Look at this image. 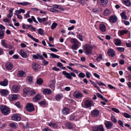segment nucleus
Here are the masks:
<instances>
[{"label": "nucleus", "instance_id": "1", "mask_svg": "<svg viewBox=\"0 0 131 131\" xmlns=\"http://www.w3.org/2000/svg\"><path fill=\"white\" fill-rule=\"evenodd\" d=\"M93 49V46L91 45L87 44L83 47V51L86 55H90L92 53V50Z\"/></svg>", "mask_w": 131, "mask_h": 131}, {"label": "nucleus", "instance_id": "2", "mask_svg": "<svg viewBox=\"0 0 131 131\" xmlns=\"http://www.w3.org/2000/svg\"><path fill=\"white\" fill-rule=\"evenodd\" d=\"M0 108L2 113L5 115H7L10 113L9 109L5 105L1 106Z\"/></svg>", "mask_w": 131, "mask_h": 131}, {"label": "nucleus", "instance_id": "3", "mask_svg": "<svg viewBox=\"0 0 131 131\" xmlns=\"http://www.w3.org/2000/svg\"><path fill=\"white\" fill-rule=\"evenodd\" d=\"M62 74L67 79H71L72 77L71 76L73 77H76V75L73 72L69 73L67 72L66 71H63L62 72Z\"/></svg>", "mask_w": 131, "mask_h": 131}, {"label": "nucleus", "instance_id": "4", "mask_svg": "<svg viewBox=\"0 0 131 131\" xmlns=\"http://www.w3.org/2000/svg\"><path fill=\"white\" fill-rule=\"evenodd\" d=\"M26 109L27 111L30 112H31L35 110L33 104L30 103H28L27 104L26 106Z\"/></svg>", "mask_w": 131, "mask_h": 131}, {"label": "nucleus", "instance_id": "5", "mask_svg": "<svg viewBox=\"0 0 131 131\" xmlns=\"http://www.w3.org/2000/svg\"><path fill=\"white\" fill-rule=\"evenodd\" d=\"M1 44L2 46L6 48H10L12 49L13 47L11 45L7 44L6 42V40L5 39H2L1 41Z\"/></svg>", "mask_w": 131, "mask_h": 131}, {"label": "nucleus", "instance_id": "6", "mask_svg": "<svg viewBox=\"0 0 131 131\" xmlns=\"http://www.w3.org/2000/svg\"><path fill=\"white\" fill-rule=\"evenodd\" d=\"M108 0H97V3L102 7H106L107 4Z\"/></svg>", "mask_w": 131, "mask_h": 131}, {"label": "nucleus", "instance_id": "7", "mask_svg": "<svg viewBox=\"0 0 131 131\" xmlns=\"http://www.w3.org/2000/svg\"><path fill=\"white\" fill-rule=\"evenodd\" d=\"M73 96L77 99H79L83 97L82 94L79 91H75L73 95Z\"/></svg>", "mask_w": 131, "mask_h": 131}, {"label": "nucleus", "instance_id": "8", "mask_svg": "<svg viewBox=\"0 0 131 131\" xmlns=\"http://www.w3.org/2000/svg\"><path fill=\"white\" fill-rule=\"evenodd\" d=\"M93 101L91 100H87L84 102V105L86 108L91 107L93 104Z\"/></svg>", "mask_w": 131, "mask_h": 131}, {"label": "nucleus", "instance_id": "9", "mask_svg": "<svg viewBox=\"0 0 131 131\" xmlns=\"http://www.w3.org/2000/svg\"><path fill=\"white\" fill-rule=\"evenodd\" d=\"M37 19L40 23H43L45 25H46L48 24V22L45 23L48 19V17H47L46 18H41L39 17H38L37 18Z\"/></svg>", "mask_w": 131, "mask_h": 131}, {"label": "nucleus", "instance_id": "10", "mask_svg": "<svg viewBox=\"0 0 131 131\" xmlns=\"http://www.w3.org/2000/svg\"><path fill=\"white\" fill-rule=\"evenodd\" d=\"M32 67L33 70L36 71H39L40 68V66L36 63H34L32 64Z\"/></svg>", "mask_w": 131, "mask_h": 131}, {"label": "nucleus", "instance_id": "11", "mask_svg": "<svg viewBox=\"0 0 131 131\" xmlns=\"http://www.w3.org/2000/svg\"><path fill=\"white\" fill-rule=\"evenodd\" d=\"M12 118L13 120L19 121L21 119V117L19 115L15 114L13 115L12 117Z\"/></svg>", "mask_w": 131, "mask_h": 131}, {"label": "nucleus", "instance_id": "12", "mask_svg": "<svg viewBox=\"0 0 131 131\" xmlns=\"http://www.w3.org/2000/svg\"><path fill=\"white\" fill-rule=\"evenodd\" d=\"M99 112L97 109H94L91 111V114L92 116L93 117H96L99 115Z\"/></svg>", "mask_w": 131, "mask_h": 131}, {"label": "nucleus", "instance_id": "13", "mask_svg": "<svg viewBox=\"0 0 131 131\" xmlns=\"http://www.w3.org/2000/svg\"><path fill=\"white\" fill-rule=\"evenodd\" d=\"M104 124L106 127L107 129H110L112 127L113 125V124L110 121H107L105 122Z\"/></svg>", "mask_w": 131, "mask_h": 131}, {"label": "nucleus", "instance_id": "14", "mask_svg": "<svg viewBox=\"0 0 131 131\" xmlns=\"http://www.w3.org/2000/svg\"><path fill=\"white\" fill-rule=\"evenodd\" d=\"M107 53L110 56L113 57L115 55V52L114 50L111 49H110L107 51Z\"/></svg>", "mask_w": 131, "mask_h": 131}, {"label": "nucleus", "instance_id": "15", "mask_svg": "<svg viewBox=\"0 0 131 131\" xmlns=\"http://www.w3.org/2000/svg\"><path fill=\"white\" fill-rule=\"evenodd\" d=\"M20 54L21 57L24 58H26L29 56V54H27L26 52H25L23 50H21L19 52Z\"/></svg>", "mask_w": 131, "mask_h": 131}, {"label": "nucleus", "instance_id": "16", "mask_svg": "<svg viewBox=\"0 0 131 131\" xmlns=\"http://www.w3.org/2000/svg\"><path fill=\"white\" fill-rule=\"evenodd\" d=\"M9 99L11 101H13L16 100L17 98V95L15 94H10L9 95Z\"/></svg>", "mask_w": 131, "mask_h": 131}, {"label": "nucleus", "instance_id": "17", "mask_svg": "<svg viewBox=\"0 0 131 131\" xmlns=\"http://www.w3.org/2000/svg\"><path fill=\"white\" fill-rule=\"evenodd\" d=\"M20 87L18 85H14L13 86L12 90L15 93L18 92L19 90Z\"/></svg>", "mask_w": 131, "mask_h": 131}, {"label": "nucleus", "instance_id": "18", "mask_svg": "<svg viewBox=\"0 0 131 131\" xmlns=\"http://www.w3.org/2000/svg\"><path fill=\"white\" fill-rule=\"evenodd\" d=\"M117 19L116 17L115 16H110L109 20L111 22L115 23Z\"/></svg>", "mask_w": 131, "mask_h": 131}, {"label": "nucleus", "instance_id": "19", "mask_svg": "<svg viewBox=\"0 0 131 131\" xmlns=\"http://www.w3.org/2000/svg\"><path fill=\"white\" fill-rule=\"evenodd\" d=\"M6 68L8 70H11L13 68L12 64L11 62H8L5 65Z\"/></svg>", "mask_w": 131, "mask_h": 131}, {"label": "nucleus", "instance_id": "20", "mask_svg": "<svg viewBox=\"0 0 131 131\" xmlns=\"http://www.w3.org/2000/svg\"><path fill=\"white\" fill-rule=\"evenodd\" d=\"M42 93L45 95H50L51 93V91L50 89H45L42 91Z\"/></svg>", "mask_w": 131, "mask_h": 131}, {"label": "nucleus", "instance_id": "21", "mask_svg": "<svg viewBox=\"0 0 131 131\" xmlns=\"http://www.w3.org/2000/svg\"><path fill=\"white\" fill-rule=\"evenodd\" d=\"M49 83V87L51 89L54 90L55 86V80L51 81H50Z\"/></svg>", "mask_w": 131, "mask_h": 131}, {"label": "nucleus", "instance_id": "22", "mask_svg": "<svg viewBox=\"0 0 131 131\" xmlns=\"http://www.w3.org/2000/svg\"><path fill=\"white\" fill-rule=\"evenodd\" d=\"M69 110L67 108L65 107L63 108L62 110V112L63 114L67 115L69 114Z\"/></svg>", "mask_w": 131, "mask_h": 131}, {"label": "nucleus", "instance_id": "23", "mask_svg": "<svg viewBox=\"0 0 131 131\" xmlns=\"http://www.w3.org/2000/svg\"><path fill=\"white\" fill-rule=\"evenodd\" d=\"M0 93L2 96H5L8 94V91L5 89H3L0 90Z\"/></svg>", "mask_w": 131, "mask_h": 131}, {"label": "nucleus", "instance_id": "24", "mask_svg": "<svg viewBox=\"0 0 131 131\" xmlns=\"http://www.w3.org/2000/svg\"><path fill=\"white\" fill-rule=\"evenodd\" d=\"M17 75L18 76L20 77H25L26 75L25 72L23 70L18 71Z\"/></svg>", "mask_w": 131, "mask_h": 131}, {"label": "nucleus", "instance_id": "25", "mask_svg": "<svg viewBox=\"0 0 131 131\" xmlns=\"http://www.w3.org/2000/svg\"><path fill=\"white\" fill-rule=\"evenodd\" d=\"M63 97V95L62 94L59 93L57 95L55 96V99L58 101H60Z\"/></svg>", "mask_w": 131, "mask_h": 131}, {"label": "nucleus", "instance_id": "26", "mask_svg": "<svg viewBox=\"0 0 131 131\" xmlns=\"http://www.w3.org/2000/svg\"><path fill=\"white\" fill-rule=\"evenodd\" d=\"M99 29H100L102 32H105L106 30V27L103 24H100V25Z\"/></svg>", "mask_w": 131, "mask_h": 131}, {"label": "nucleus", "instance_id": "27", "mask_svg": "<svg viewBox=\"0 0 131 131\" xmlns=\"http://www.w3.org/2000/svg\"><path fill=\"white\" fill-rule=\"evenodd\" d=\"M8 84V81L6 79H5L3 81L0 82V85L3 86H7Z\"/></svg>", "mask_w": 131, "mask_h": 131}, {"label": "nucleus", "instance_id": "28", "mask_svg": "<svg viewBox=\"0 0 131 131\" xmlns=\"http://www.w3.org/2000/svg\"><path fill=\"white\" fill-rule=\"evenodd\" d=\"M41 95L38 94L36 95L33 99V101L34 102H36L40 100L41 98Z\"/></svg>", "mask_w": 131, "mask_h": 131}, {"label": "nucleus", "instance_id": "29", "mask_svg": "<svg viewBox=\"0 0 131 131\" xmlns=\"http://www.w3.org/2000/svg\"><path fill=\"white\" fill-rule=\"evenodd\" d=\"M30 90V89L29 88H26L23 89V94L24 95H26Z\"/></svg>", "mask_w": 131, "mask_h": 131}, {"label": "nucleus", "instance_id": "30", "mask_svg": "<svg viewBox=\"0 0 131 131\" xmlns=\"http://www.w3.org/2000/svg\"><path fill=\"white\" fill-rule=\"evenodd\" d=\"M79 118H77L74 115H72L70 117L69 119L71 121H77L79 120Z\"/></svg>", "mask_w": 131, "mask_h": 131}, {"label": "nucleus", "instance_id": "31", "mask_svg": "<svg viewBox=\"0 0 131 131\" xmlns=\"http://www.w3.org/2000/svg\"><path fill=\"white\" fill-rule=\"evenodd\" d=\"M17 4L18 5H22L23 6H24L29 5L30 4L27 2H22L17 3Z\"/></svg>", "mask_w": 131, "mask_h": 131}, {"label": "nucleus", "instance_id": "32", "mask_svg": "<svg viewBox=\"0 0 131 131\" xmlns=\"http://www.w3.org/2000/svg\"><path fill=\"white\" fill-rule=\"evenodd\" d=\"M66 126L69 129H71L72 128L73 125L70 123L67 122L66 124Z\"/></svg>", "mask_w": 131, "mask_h": 131}, {"label": "nucleus", "instance_id": "33", "mask_svg": "<svg viewBox=\"0 0 131 131\" xmlns=\"http://www.w3.org/2000/svg\"><path fill=\"white\" fill-rule=\"evenodd\" d=\"M27 81L29 83H31L32 82V77L31 76H28L27 78Z\"/></svg>", "mask_w": 131, "mask_h": 131}, {"label": "nucleus", "instance_id": "34", "mask_svg": "<svg viewBox=\"0 0 131 131\" xmlns=\"http://www.w3.org/2000/svg\"><path fill=\"white\" fill-rule=\"evenodd\" d=\"M70 41L71 43H74V44H78L79 42L78 40L75 38H72L70 40Z\"/></svg>", "mask_w": 131, "mask_h": 131}, {"label": "nucleus", "instance_id": "35", "mask_svg": "<svg viewBox=\"0 0 131 131\" xmlns=\"http://www.w3.org/2000/svg\"><path fill=\"white\" fill-rule=\"evenodd\" d=\"M43 80L41 78H39L37 80L36 83L39 85L42 84L43 82Z\"/></svg>", "mask_w": 131, "mask_h": 131}, {"label": "nucleus", "instance_id": "36", "mask_svg": "<svg viewBox=\"0 0 131 131\" xmlns=\"http://www.w3.org/2000/svg\"><path fill=\"white\" fill-rule=\"evenodd\" d=\"M111 14L110 12L107 9H106L104 11V14L106 16H107Z\"/></svg>", "mask_w": 131, "mask_h": 131}, {"label": "nucleus", "instance_id": "37", "mask_svg": "<svg viewBox=\"0 0 131 131\" xmlns=\"http://www.w3.org/2000/svg\"><path fill=\"white\" fill-rule=\"evenodd\" d=\"M120 15L122 18L123 19H126L127 18V17L125 13L124 12H123L122 13H121Z\"/></svg>", "mask_w": 131, "mask_h": 131}, {"label": "nucleus", "instance_id": "38", "mask_svg": "<svg viewBox=\"0 0 131 131\" xmlns=\"http://www.w3.org/2000/svg\"><path fill=\"white\" fill-rule=\"evenodd\" d=\"M48 126L50 127L52 126L55 127H58V125L57 124L52 122L49 123L48 124Z\"/></svg>", "mask_w": 131, "mask_h": 131}, {"label": "nucleus", "instance_id": "39", "mask_svg": "<svg viewBox=\"0 0 131 131\" xmlns=\"http://www.w3.org/2000/svg\"><path fill=\"white\" fill-rule=\"evenodd\" d=\"M125 4L127 6H129L131 5V3L129 0H123Z\"/></svg>", "mask_w": 131, "mask_h": 131}, {"label": "nucleus", "instance_id": "40", "mask_svg": "<svg viewBox=\"0 0 131 131\" xmlns=\"http://www.w3.org/2000/svg\"><path fill=\"white\" fill-rule=\"evenodd\" d=\"M57 66L60 67L61 69L63 70H65L66 67H64L63 66V64L60 62H58L57 64Z\"/></svg>", "mask_w": 131, "mask_h": 131}, {"label": "nucleus", "instance_id": "41", "mask_svg": "<svg viewBox=\"0 0 131 131\" xmlns=\"http://www.w3.org/2000/svg\"><path fill=\"white\" fill-rule=\"evenodd\" d=\"M4 33L3 31L0 29V39H2L4 38Z\"/></svg>", "mask_w": 131, "mask_h": 131}, {"label": "nucleus", "instance_id": "42", "mask_svg": "<svg viewBox=\"0 0 131 131\" xmlns=\"http://www.w3.org/2000/svg\"><path fill=\"white\" fill-rule=\"evenodd\" d=\"M17 124H16L13 123H12L9 124V125L11 127L14 129H16L17 128Z\"/></svg>", "mask_w": 131, "mask_h": 131}, {"label": "nucleus", "instance_id": "43", "mask_svg": "<svg viewBox=\"0 0 131 131\" xmlns=\"http://www.w3.org/2000/svg\"><path fill=\"white\" fill-rule=\"evenodd\" d=\"M36 94V92L34 90H32L29 91L28 92V94L30 96L34 95Z\"/></svg>", "mask_w": 131, "mask_h": 131}, {"label": "nucleus", "instance_id": "44", "mask_svg": "<svg viewBox=\"0 0 131 131\" xmlns=\"http://www.w3.org/2000/svg\"><path fill=\"white\" fill-rule=\"evenodd\" d=\"M77 37L79 39V40L81 41H83L82 39V38L83 37L82 36V35L80 34H78L77 36Z\"/></svg>", "mask_w": 131, "mask_h": 131}, {"label": "nucleus", "instance_id": "45", "mask_svg": "<svg viewBox=\"0 0 131 131\" xmlns=\"http://www.w3.org/2000/svg\"><path fill=\"white\" fill-rule=\"evenodd\" d=\"M128 32L127 30H121L119 32L120 34L121 35H122L125 34H126Z\"/></svg>", "mask_w": 131, "mask_h": 131}, {"label": "nucleus", "instance_id": "46", "mask_svg": "<svg viewBox=\"0 0 131 131\" xmlns=\"http://www.w3.org/2000/svg\"><path fill=\"white\" fill-rule=\"evenodd\" d=\"M121 43V40L119 39H117L115 43V44L117 46H120Z\"/></svg>", "mask_w": 131, "mask_h": 131}, {"label": "nucleus", "instance_id": "47", "mask_svg": "<svg viewBox=\"0 0 131 131\" xmlns=\"http://www.w3.org/2000/svg\"><path fill=\"white\" fill-rule=\"evenodd\" d=\"M49 54H50L51 57L52 58H59V56H58L57 55H56V54H55L53 53H49Z\"/></svg>", "mask_w": 131, "mask_h": 131}, {"label": "nucleus", "instance_id": "48", "mask_svg": "<svg viewBox=\"0 0 131 131\" xmlns=\"http://www.w3.org/2000/svg\"><path fill=\"white\" fill-rule=\"evenodd\" d=\"M78 45L77 44L73 45L71 47V48L73 49L76 50L78 48Z\"/></svg>", "mask_w": 131, "mask_h": 131}, {"label": "nucleus", "instance_id": "49", "mask_svg": "<svg viewBox=\"0 0 131 131\" xmlns=\"http://www.w3.org/2000/svg\"><path fill=\"white\" fill-rule=\"evenodd\" d=\"M111 120L114 123H115L117 122L116 119L115 118L114 116L112 115L111 117Z\"/></svg>", "mask_w": 131, "mask_h": 131}, {"label": "nucleus", "instance_id": "50", "mask_svg": "<svg viewBox=\"0 0 131 131\" xmlns=\"http://www.w3.org/2000/svg\"><path fill=\"white\" fill-rule=\"evenodd\" d=\"M30 13V11H28L26 14H25L24 15V17L25 19H26L27 18L30 17V16L29 14Z\"/></svg>", "mask_w": 131, "mask_h": 131}, {"label": "nucleus", "instance_id": "51", "mask_svg": "<svg viewBox=\"0 0 131 131\" xmlns=\"http://www.w3.org/2000/svg\"><path fill=\"white\" fill-rule=\"evenodd\" d=\"M48 64V62L45 60V59L43 60L42 62V65L43 66H46Z\"/></svg>", "mask_w": 131, "mask_h": 131}, {"label": "nucleus", "instance_id": "52", "mask_svg": "<svg viewBox=\"0 0 131 131\" xmlns=\"http://www.w3.org/2000/svg\"><path fill=\"white\" fill-rule=\"evenodd\" d=\"M99 130L100 131H104V129L103 128V126L102 125H100L98 126Z\"/></svg>", "mask_w": 131, "mask_h": 131}, {"label": "nucleus", "instance_id": "53", "mask_svg": "<svg viewBox=\"0 0 131 131\" xmlns=\"http://www.w3.org/2000/svg\"><path fill=\"white\" fill-rule=\"evenodd\" d=\"M102 58V55L100 54H99V56L97 57L96 58V60L97 61H100L101 60Z\"/></svg>", "mask_w": 131, "mask_h": 131}, {"label": "nucleus", "instance_id": "54", "mask_svg": "<svg viewBox=\"0 0 131 131\" xmlns=\"http://www.w3.org/2000/svg\"><path fill=\"white\" fill-rule=\"evenodd\" d=\"M57 24L55 23H53L52 25L51 28L52 29H53L55 28L57 26Z\"/></svg>", "mask_w": 131, "mask_h": 131}, {"label": "nucleus", "instance_id": "55", "mask_svg": "<svg viewBox=\"0 0 131 131\" xmlns=\"http://www.w3.org/2000/svg\"><path fill=\"white\" fill-rule=\"evenodd\" d=\"M123 115L126 118H130L131 117V116L130 115L126 113H124Z\"/></svg>", "mask_w": 131, "mask_h": 131}, {"label": "nucleus", "instance_id": "56", "mask_svg": "<svg viewBox=\"0 0 131 131\" xmlns=\"http://www.w3.org/2000/svg\"><path fill=\"white\" fill-rule=\"evenodd\" d=\"M117 49L120 52H123L124 50V48L123 47H117Z\"/></svg>", "mask_w": 131, "mask_h": 131}, {"label": "nucleus", "instance_id": "57", "mask_svg": "<svg viewBox=\"0 0 131 131\" xmlns=\"http://www.w3.org/2000/svg\"><path fill=\"white\" fill-rule=\"evenodd\" d=\"M3 21L5 22L9 23L11 22V19L5 18L3 19Z\"/></svg>", "mask_w": 131, "mask_h": 131}, {"label": "nucleus", "instance_id": "58", "mask_svg": "<svg viewBox=\"0 0 131 131\" xmlns=\"http://www.w3.org/2000/svg\"><path fill=\"white\" fill-rule=\"evenodd\" d=\"M92 129L94 131H99L98 126L93 127H92Z\"/></svg>", "mask_w": 131, "mask_h": 131}, {"label": "nucleus", "instance_id": "59", "mask_svg": "<svg viewBox=\"0 0 131 131\" xmlns=\"http://www.w3.org/2000/svg\"><path fill=\"white\" fill-rule=\"evenodd\" d=\"M38 31L39 34L40 35H42L43 33V31L42 29L40 28L38 29Z\"/></svg>", "mask_w": 131, "mask_h": 131}, {"label": "nucleus", "instance_id": "60", "mask_svg": "<svg viewBox=\"0 0 131 131\" xmlns=\"http://www.w3.org/2000/svg\"><path fill=\"white\" fill-rule=\"evenodd\" d=\"M78 76L80 78H83L85 77V75L83 73L81 72L79 74Z\"/></svg>", "mask_w": 131, "mask_h": 131}, {"label": "nucleus", "instance_id": "61", "mask_svg": "<svg viewBox=\"0 0 131 131\" xmlns=\"http://www.w3.org/2000/svg\"><path fill=\"white\" fill-rule=\"evenodd\" d=\"M112 109L113 111L116 113H119V111L118 109H117L116 108H112Z\"/></svg>", "mask_w": 131, "mask_h": 131}, {"label": "nucleus", "instance_id": "62", "mask_svg": "<svg viewBox=\"0 0 131 131\" xmlns=\"http://www.w3.org/2000/svg\"><path fill=\"white\" fill-rule=\"evenodd\" d=\"M97 83L99 85H102L105 86L106 85L104 83L101 81L97 82Z\"/></svg>", "mask_w": 131, "mask_h": 131}, {"label": "nucleus", "instance_id": "63", "mask_svg": "<svg viewBox=\"0 0 131 131\" xmlns=\"http://www.w3.org/2000/svg\"><path fill=\"white\" fill-rule=\"evenodd\" d=\"M92 11L94 13H97L99 12V10L97 8H94L93 9Z\"/></svg>", "mask_w": 131, "mask_h": 131}, {"label": "nucleus", "instance_id": "64", "mask_svg": "<svg viewBox=\"0 0 131 131\" xmlns=\"http://www.w3.org/2000/svg\"><path fill=\"white\" fill-rule=\"evenodd\" d=\"M14 105L20 108V107L19 103L18 101L15 103Z\"/></svg>", "mask_w": 131, "mask_h": 131}]
</instances>
